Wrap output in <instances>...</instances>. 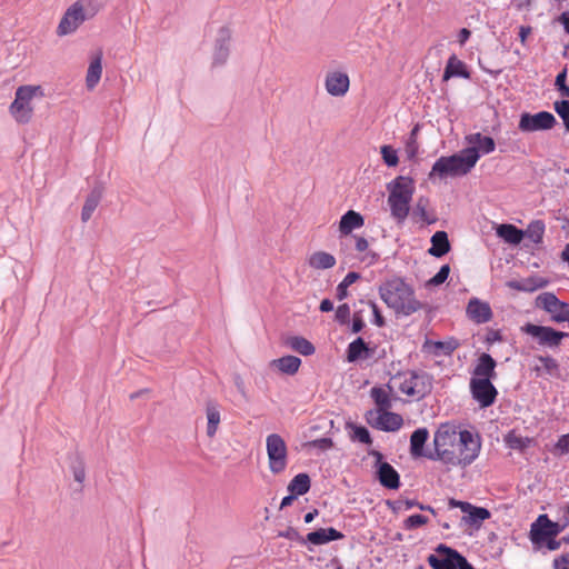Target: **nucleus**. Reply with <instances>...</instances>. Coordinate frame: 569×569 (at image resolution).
<instances>
[{
  "label": "nucleus",
  "mask_w": 569,
  "mask_h": 569,
  "mask_svg": "<svg viewBox=\"0 0 569 569\" xmlns=\"http://www.w3.org/2000/svg\"><path fill=\"white\" fill-rule=\"evenodd\" d=\"M436 457L450 466H469L479 456L481 440L477 433L453 423H442L433 438Z\"/></svg>",
  "instance_id": "f257e3e1"
},
{
  "label": "nucleus",
  "mask_w": 569,
  "mask_h": 569,
  "mask_svg": "<svg viewBox=\"0 0 569 569\" xmlns=\"http://www.w3.org/2000/svg\"><path fill=\"white\" fill-rule=\"evenodd\" d=\"M379 292L383 302L398 313L409 316L421 309V303L415 298L413 289L402 279L395 278L385 282Z\"/></svg>",
  "instance_id": "f03ea898"
},
{
  "label": "nucleus",
  "mask_w": 569,
  "mask_h": 569,
  "mask_svg": "<svg viewBox=\"0 0 569 569\" xmlns=\"http://www.w3.org/2000/svg\"><path fill=\"white\" fill-rule=\"evenodd\" d=\"M387 190L391 217L397 223H403L410 211L415 181L409 177L399 176L387 184Z\"/></svg>",
  "instance_id": "7ed1b4c3"
},
{
  "label": "nucleus",
  "mask_w": 569,
  "mask_h": 569,
  "mask_svg": "<svg viewBox=\"0 0 569 569\" xmlns=\"http://www.w3.org/2000/svg\"><path fill=\"white\" fill-rule=\"evenodd\" d=\"M477 163V154L472 150H461L459 153L440 157L432 166L429 177L463 176Z\"/></svg>",
  "instance_id": "20e7f679"
},
{
  "label": "nucleus",
  "mask_w": 569,
  "mask_h": 569,
  "mask_svg": "<svg viewBox=\"0 0 569 569\" xmlns=\"http://www.w3.org/2000/svg\"><path fill=\"white\" fill-rule=\"evenodd\" d=\"M388 388L391 391L420 399L431 389L428 375L416 371H403L392 376Z\"/></svg>",
  "instance_id": "39448f33"
},
{
  "label": "nucleus",
  "mask_w": 569,
  "mask_h": 569,
  "mask_svg": "<svg viewBox=\"0 0 569 569\" xmlns=\"http://www.w3.org/2000/svg\"><path fill=\"white\" fill-rule=\"evenodd\" d=\"M41 93L39 86H21L16 90L14 100L9 107L12 118L21 124L30 122L33 114L32 100Z\"/></svg>",
  "instance_id": "423d86ee"
},
{
  "label": "nucleus",
  "mask_w": 569,
  "mask_h": 569,
  "mask_svg": "<svg viewBox=\"0 0 569 569\" xmlns=\"http://www.w3.org/2000/svg\"><path fill=\"white\" fill-rule=\"evenodd\" d=\"M91 6V0H78L73 2L62 16L58 27L57 34L60 37L71 34L87 20V9Z\"/></svg>",
  "instance_id": "0eeeda50"
},
{
  "label": "nucleus",
  "mask_w": 569,
  "mask_h": 569,
  "mask_svg": "<svg viewBox=\"0 0 569 569\" xmlns=\"http://www.w3.org/2000/svg\"><path fill=\"white\" fill-rule=\"evenodd\" d=\"M266 449L270 471L274 475L283 472L288 465V449L283 438L278 433L269 435Z\"/></svg>",
  "instance_id": "6e6552de"
},
{
  "label": "nucleus",
  "mask_w": 569,
  "mask_h": 569,
  "mask_svg": "<svg viewBox=\"0 0 569 569\" xmlns=\"http://www.w3.org/2000/svg\"><path fill=\"white\" fill-rule=\"evenodd\" d=\"M568 526V520L563 523L551 521L547 515H540L531 525L530 539L533 543H543L549 538H555Z\"/></svg>",
  "instance_id": "1a4fd4ad"
},
{
  "label": "nucleus",
  "mask_w": 569,
  "mask_h": 569,
  "mask_svg": "<svg viewBox=\"0 0 569 569\" xmlns=\"http://www.w3.org/2000/svg\"><path fill=\"white\" fill-rule=\"evenodd\" d=\"M521 331L533 339L542 347L557 348L561 340L567 337L566 332L557 331L551 327L526 323Z\"/></svg>",
  "instance_id": "9d476101"
},
{
  "label": "nucleus",
  "mask_w": 569,
  "mask_h": 569,
  "mask_svg": "<svg viewBox=\"0 0 569 569\" xmlns=\"http://www.w3.org/2000/svg\"><path fill=\"white\" fill-rule=\"evenodd\" d=\"M537 306L548 312L555 322H569V303L560 301L552 292L539 295Z\"/></svg>",
  "instance_id": "9b49d317"
},
{
  "label": "nucleus",
  "mask_w": 569,
  "mask_h": 569,
  "mask_svg": "<svg viewBox=\"0 0 569 569\" xmlns=\"http://www.w3.org/2000/svg\"><path fill=\"white\" fill-rule=\"evenodd\" d=\"M555 123V116L548 111H540L535 114L522 113L519 121V129L523 132L549 130Z\"/></svg>",
  "instance_id": "f8f14e48"
},
{
  "label": "nucleus",
  "mask_w": 569,
  "mask_h": 569,
  "mask_svg": "<svg viewBox=\"0 0 569 569\" xmlns=\"http://www.w3.org/2000/svg\"><path fill=\"white\" fill-rule=\"evenodd\" d=\"M470 391L472 398L481 408L491 406L497 398L498 391L489 379H471Z\"/></svg>",
  "instance_id": "ddd939ff"
},
{
  "label": "nucleus",
  "mask_w": 569,
  "mask_h": 569,
  "mask_svg": "<svg viewBox=\"0 0 569 569\" xmlns=\"http://www.w3.org/2000/svg\"><path fill=\"white\" fill-rule=\"evenodd\" d=\"M449 506L452 508H460L461 511L465 513L463 521L471 526H479L485 520L490 518V512L488 509L482 507H476L469 502L450 499Z\"/></svg>",
  "instance_id": "4468645a"
},
{
  "label": "nucleus",
  "mask_w": 569,
  "mask_h": 569,
  "mask_svg": "<svg viewBox=\"0 0 569 569\" xmlns=\"http://www.w3.org/2000/svg\"><path fill=\"white\" fill-rule=\"evenodd\" d=\"M325 87L332 97H343L350 87L349 76L342 71H330L326 76Z\"/></svg>",
  "instance_id": "2eb2a0df"
},
{
  "label": "nucleus",
  "mask_w": 569,
  "mask_h": 569,
  "mask_svg": "<svg viewBox=\"0 0 569 569\" xmlns=\"http://www.w3.org/2000/svg\"><path fill=\"white\" fill-rule=\"evenodd\" d=\"M456 550L443 545L438 546L436 553L428 557V562L433 569H456V557H459Z\"/></svg>",
  "instance_id": "dca6fc26"
},
{
  "label": "nucleus",
  "mask_w": 569,
  "mask_h": 569,
  "mask_svg": "<svg viewBox=\"0 0 569 569\" xmlns=\"http://www.w3.org/2000/svg\"><path fill=\"white\" fill-rule=\"evenodd\" d=\"M466 142L469 144L465 150H472L477 154V161L481 156L489 154L495 151L496 142L491 137L483 136L480 132L466 136Z\"/></svg>",
  "instance_id": "f3484780"
},
{
  "label": "nucleus",
  "mask_w": 569,
  "mask_h": 569,
  "mask_svg": "<svg viewBox=\"0 0 569 569\" xmlns=\"http://www.w3.org/2000/svg\"><path fill=\"white\" fill-rule=\"evenodd\" d=\"M467 316L476 323L489 322L492 318V310L488 302L481 301L478 298L469 300L467 306Z\"/></svg>",
  "instance_id": "a211bd4d"
},
{
  "label": "nucleus",
  "mask_w": 569,
  "mask_h": 569,
  "mask_svg": "<svg viewBox=\"0 0 569 569\" xmlns=\"http://www.w3.org/2000/svg\"><path fill=\"white\" fill-rule=\"evenodd\" d=\"M231 32L228 28L222 27L219 29L213 51V62L216 64H223L230 52Z\"/></svg>",
  "instance_id": "6ab92c4d"
},
{
  "label": "nucleus",
  "mask_w": 569,
  "mask_h": 569,
  "mask_svg": "<svg viewBox=\"0 0 569 569\" xmlns=\"http://www.w3.org/2000/svg\"><path fill=\"white\" fill-rule=\"evenodd\" d=\"M376 426L383 431H397L401 428L403 420L398 413L388 410L377 411Z\"/></svg>",
  "instance_id": "aec40b11"
},
{
  "label": "nucleus",
  "mask_w": 569,
  "mask_h": 569,
  "mask_svg": "<svg viewBox=\"0 0 569 569\" xmlns=\"http://www.w3.org/2000/svg\"><path fill=\"white\" fill-rule=\"evenodd\" d=\"M380 483L389 489H398L400 477L397 470L388 462H380L377 470Z\"/></svg>",
  "instance_id": "412c9836"
},
{
  "label": "nucleus",
  "mask_w": 569,
  "mask_h": 569,
  "mask_svg": "<svg viewBox=\"0 0 569 569\" xmlns=\"http://www.w3.org/2000/svg\"><path fill=\"white\" fill-rule=\"evenodd\" d=\"M102 74V53L99 51L97 52L90 60L87 76H86V87L88 90H93Z\"/></svg>",
  "instance_id": "4be33fe9"
},
{
  "label": "nucleus",
  "mask_w": 569,
  "mask_h": 569,
  "mask_svg": "<svg viewBox=\"0 0 569 569\" xmlns=\"http://www.w3.org/2000/svg\"><path fill=\"white\" fill-rule=\"evenodd\" d=\"M548 281L538 276H531L520 280H510L507 286L511 289L525 292H533L546 287Z\"/></svg>",
  "instance_id": "5701e85b"
},
{
  "label": "nucleus",
  "mask_w": 569,
  "mask_h": 569,
  "mask_svg": "<svg viewBox=\"0 0 569 569\" xmlns=\"http://www.w3.org/2000/svg\"><path fill=\"white\" fill-rule=\"evenodd\" d=\"M496 361L488 353H482L477 362L473 370V377L471 379H491L496 376L495 372Z\"/></svg>",
  "instance_id": "b1692460"
},
{
  "label": "nucleus",
  "mask_w": 569,
  "mask_h": 569,
  "mask_svg": "<svg viewBox=\"0 0 569 569\" xmlns=\"http://www.w3.org/2000/svg\"><path fill=\"white\" fill-rule=\"evenodd\" d=\"M341 538H343V535L335 528H321L307 535V541L315 546L325 545Z\"/></svg>",
  "instance_id": "393cba45"
},
{
  "label": "nucleus",
  "mask_w": 569,
  "mask_h": 569,
  "mask_svg": "<svg viewBox=\"0 0 569 569\" xmlns=\"http://www.w3.org/2000/svg\"><path fill=\"white\" fill-rule=\"evenodd\" d=\"M372 355V350L368 347L362 338H357L349 343L347 348V360L356 362L358 360L367 359Z\"/></svg>",
  "instance_id": "a878e982"
},
{
  "label": "nucleus",
  "mask_w": 569,
  "mask_h": 569,
  "mask_svg": "<svg viewBox=\"0 0 569 569\" xmlns=\"http://www.w3.org/2000/svg\"><path fill=\"white\" fill-rule=\"evenodd\" d=\"M363 217L353 210L347 211L340 219L339 231L341 234H349L363 226Z\"/></svg>",
  "instance_id": "bb28decb"
},
{
  "label": "nucleus",
  "mask_w": 569,
  "mask_h": 569,
  "mask_svg": "<svg viewBox=\"0 0 569 569\" xmlns=\"http://www.w3.org/2000/svg\"><path fill=\"white\" fill-rule=\"evenodd\" d=\"M450 250V243L446 231H437L431 237V247L428 249V253L440 258L448 253Z\"/></svg>",
  "instance_id": "cd10ccee"
},
{
  "label": "nucleus",
  "mask_w": 569,
  "mask_h": 569,
  "mask_svg": "<svg viewBox=\"0 0 569 569\" xmlns=\"http://www.w3.org/2000/svg\"><path fill=\"white\" fill-rule=\"evenodd\" d=\"M270 366L277 368L282 373L295 375L301 366V360L295 356H284L272 360Z\"/></svg>",
  "instance_id": "c85d7f7f"
},
{
  "label": "nucleus",
  "mask_w": 569,
  "mask_h": 569,
  "mask_svg": "<svg viewBox=\"0 0 569 569\" xmlns=\"http://www.w3.org/2000/svg\"><path fill=\"white\" fill-rule=\"evenodd\" d=\"M497 236L510 244H519L523 239V232L513 224H499L496 229Z\"/></svg>",
  "instance_id": "c756f323"
},
{
  "label": "nucleus",
  "mask_w": 569,
  "mask_h": 569,
  "mask_svg": "<svg viewBox=\"0 0 569 569\" xmlns=\"http://www.w3.org/2000/svg\"><path fill=\"white\" fill-rule=\"evenodd\" d=\"M452 77L469 78L465 63L455 54L449 57L443 72V80L447 81Z\"/></svg>",
  "instance_id": "7c9ffc66"
},
{
  "label": "nucleus",
  "mask_w": 569,
  "mask_h": 569,
  "mask_svg": "<svg viewBox=\"0 0 569 569\" xmlns=\"http://www.w3.org/2000/svg\"><path fill=\"white\" fill-rule=\"evenodd\" d=\"M308 263L313 269L325 270L336 264V258L326 251H316L310 254Z\"/></svg>",
  "instance_id": "2f4dec72"
},
{
  "label": "nucleus",
  "mask_w": 569,
  "mask_h": 569,
  "mask_svg": "<svg viewBox=\"0 0 569 569\" xmlns=\"http://www.w3.org/2000/svg\"><path fill=\"white\" fill-rule=\"evenodd\" d=\"M102 197V191L99 188L93 189L87 197L81 211V220L87 222L94 210L97 209Z\"/></svg>",
  "instance_id": "473e14b6"
},
{
  "label": "nucleus",
  "mask_w": 569,
  "mask_h": 569,
  "mask_svg": "<svg viewBox=\"0 0 569 569\" xmlns=\"http://www.w3.org/2000/svg\"><path fill=\"white\" fill-rule=\"evenodd\" d=\"M429 437L426 428L415 430L410 437V452L413 457H420L423 452V446Z\"/></svg>",
  "instance_id": "72a5a7b5"
},
{
  "label": "nucleus",
  "mask_w": 569,
  "mask_h": 569,
  "mask_svg": "<svg viewBox=\"0 0 569 569\" xmlns=\"http://www.w3.org/2000/svg\"><path fill=\"white\" fill-rule=\"evenodd\" d=\"M287 347L299 352L302 356H311L315 353L313 345L303 337L293 336L286 340Z\"/></svg>",
  "instance_id": "f704fd0d"
},
{
  "label": "nucleus",
  "mask_w": 569,
  "mask_h": 569,
  "mask_svg": "<svg viewBox=\"0 0 569 569\" xmlns=\"http://www.w3.org/2000/svg\"><path fill=\"white\" fill-rule=\"evenodd\" d=\"M206 413L208 419L207 435L212 438L214 437L220 423V411L216 403L210 402L207 405Z\"/></svg>",
  "instance_id": "c9c22d12"
},
{
  "label": "nucleus",
  "mask_w": 569,
  "mask_h": 569,
  "mask_svg": "<svg viewBox=\"0 0 569 569\" xmlns=\"http://www.w3.org/2000/svg\"><path fill=\"white\" fill-rule=\"evenodd\" d=\"M310 489V478L307 473H299L290 481L288 490L296 496H302Z\"/></svg>",
  "instance_id": "e433bc0d"
},
{
  "label": "nucleus",
  "mask_w": 569,
  "mask_h": 569,
  "mask_svg": "<svg viewBox=\"0 0 569 569\" xmlns=\"http://www.w3.org/2000/svg\"><path fill=\"white\" fill-rule=\"evenodd\" d=\"M371 397L378 407L377 411L388 410L392 407V400L390 398V395H389L388 390H386L383 388H377V387L372 388Z\"/></svg>",
  "instance_id": "4c0bfd02"
},
{
  "label": "nucleus",
  "mask_w": 569,
  "mask_h": 569,
  "mask_svg": "<svg viewBox=\"0 0 569 569\" xmlns=\"http://www.w3.org/2000/svg\"><path fill=\"white\" fill-rule=\"evenodd\" d=\"M426 347L437 356L450 355L453 350L457 349L458 342L456 340L431 341L427 342Z\"/></svg>",
  "instance_id": "58836bf2"
},
{
  "label": "nucleus",
  "mask_w": 569,
  "mask_h": 569,
  "mask_svg": "<svg viewBox=\"0 0 569 569\" xmlns=\"http://www.w3.org/2000/svg\"><path fill=\"white\" fill-rule=\"evenodd\" d=\"M360 278V274L358 272H349L343 278V280L337 286L336 288V296L338 300H343L348 297V288L353 284L358 279Z\"/></svg>",
  "instance_id": "ea45409f"
},
{
  "label": "nucleus",
  "mask_w": 569,
  "mask_h": 569,
  "mask_svg": "<svg viewBox=\"0 0 569 569\" xmlns=\"http://www.w3.org/2000/svg\"><path fill=\"white\" fill-rule=\"evenodd\" d=\"M70 469L73 479L81 485L86 479V468L82 458L78 455L72 457L70 461Z\"/></svg>",
  "instance_id": "a19ab883"
},
{
  "label": "nucleus",
  "mask_w": 569,
  "mask_h": 569,
  "mask_svg": "<svg viewBox=\"0 0 569 569\" xmlns=\"http://www.w3.org/2000/svg\"><path fill=\"white\" fill-rule=\"evenodd\" d=\"M428 207V200L425 198H419L416 207H415V214L420 218L423 222L431 224L436 222V218L430 214L427 210Z\"/></svg>",
  "instance_id": "79ce46f5"
},
{
  "label": "nucleus",
  "mask_w": 569,
  "mask_h": 569,
  "mask_svg": "<svg viewBox=\"0 0 569 569\" xmlns=\"http://www.w3.org/2000/svg\"><path fill=\"white\" fill-rule=\"evenodd\" d=\"M506 445L511 449L522 450L528 447L530 439L521 437L515 432H510L505 438Z\"/></svg>",
  "instance_id": "37998d69"
},
{
  "label": "nucleus",
  "mask_w": 569,
  "mask_h": 569,
  "mask_svg": "<svg viewBox=\"0 0 569 569\" xmlns=\"http://www.w3.org/2000/svg\"><path fill=\"white\" fill-rule=\"evenodd\" d=\"M543 233L545 223L540 220L531 222L527 229V236L536 243H539L542 240Z\"/></svg>",
  "instance_id": "c03bdc74"
},
{
  "label": "nucleus",
  "mask_w": 569,
  "mask_h": 569,
  "mask_svg": "<svg viewBox=\"0 0 569 569\" xmlns=\"http://www.w3.org/2000/svg\"><path fill=\"white\" fill-rule=\"evenodd\" d=\"M537 360L541 365V368L546 371V373L550 376H557L559 371V365L556 359L548 356H539Z\"/></svg>",
  "instance_id": "a18cd8bd"
},
{
  "label": "nucleus",
  "mask_w": 569,
  "mask_h": 569,
  "mask_svg": "<svg viewBox=\"0 0 569 569\" xmlns=\"http://www.w3.org/2000/svg\"><path fill=\"white\" fill-rule=\"evenodd\" d=\"M418 130H419V128H418V126H416L411 130V132L407 139V142H406V153L409 159H413L418 153V149H419L418 141H417Z\"/></svg>",
  "instance_id": "49530a36"
},
{
  "label": "nucleus",
  "mask_w": 569,
  "mask_h": 569,
  "mask_svg": "<svg viewBox=\"0 0 569 569\" xmlns=\"http://www.w3.org/2000/svg\"><path fill=\"white\" fill-rule=\"evenodd\" d=\"M381 157L383 159V162L388 167H396L399 163V158L397 154V151L388 144H385L380 148Z\"/></svg>",
  "instance_id": "de8ad7c7"
},
{
  "label": "nucleus",
  "mask_w": 569,
  "mask_h": 569,
  "mask_svg": "<svg viewBox=\"0 0 569 569\" xmlns=\"http://www.w3.org/2000/svg\"><path fill=\"white\" fill-rule=\"evenodd\" d=\"M449 272H450L449 264H443L440 268V270L431 279L428 280L427 286L436 287V286L443 283L447 280Z\"/></svg>",
  "instance_id": "09e8293b"
},
{
  "label": "nucleus",
  "mask_w": 569,
  "mask_h": 569,
  "mask_svg": "<svg viewBox=\"0 0 569 569\" xmlns=\"http://www.w3.org/2000/svg\"><path fill=\"white\" fill-rule=\"evenodd\" d=\"M428 518L422 515H411L405 520V528L410 530L428 523Z\"/></svg>",
  "instance_id": "8fccbe9b"
},
{
  "label": "nucleus",
  "mask_w": 569,
  "mask_h": 569,
  "mask_svg": "<svg viewBox=\"0 0 569 569\" xmlns=\"http://www.w3.org/2000/svg\"><path fill=\"white\" fill-rule=\"evenodd\" d=\"M350 318V307L347 303L340 305L336 310V319L341 325L348 323Z\"/></svg>",
  "instance_id": "3c124183"
},
{
  "label": "nucleus",
  "mask_w": 569,
  "mask_h": 569,
  "mask_svg": "<svg viewBox=\"0 0 569 569\" xmlns=\"http://www.w3.org/2000/svg\"><path fill=\"white\" fill-rule=\"evenodd\" d=\"M556 450L559 455H567L569 453V433L562 435L557 443H556Z\"/></svg>",
  "instance_id": "603ef678"
},
{
  "label": "nucleus",
  "mask_w": 569,
  "mask_h": 569,
  "mask_svg": "<svg viewBox=\"0 0 569 569\" xmlns=\"http://www.w3.org/2000/svg\"><path fill=\"white\" fill-rule=\"evenodd\" d=\"M555 110L559 114L560 118L569 116V101L560 100L555 102Z\"/></svg>",
  "instance_id": "864d4df0"
},
{
  "label": "nucleus",
  "mask_w": 569,
  "mask_h": 569,
  "mask_svg": "<svg viewBox=\"0 0 569 569\" xmlns=\"http://www.w3.org/2000/svg\"><path fill=\"white\" fill-rule=\"evenodd\" d=\"M355 438L362 443L371 442L370 433L365 427H358L355 429Z\"/></svg>",
  "instance_id": "5fc2aeb1"
},
{
  "label": "nucleus",
  "mask_w": 569,
  "mask_h": 569,
  "mask_svg": "<svg viewBox=\"0 0 569 569\" xmlns=\"http://www.w3.org/2000/svg\"><path fill=\"white\" fill-rule=\"evenodd\" d=\"M368 305L372 309V313H373V317H375V319H373L375 325L378 326V327H382L385 325V320H383V318H382V316H381V313L379 311L378 306L375 302H372V301H369Z\"/></svg>",
  "instance_id": "6e6d98bb"
},
{
  "label": "nucleus",
  "mask_w": 569,
  "mask_h": 569,
  "mask_svg": "<svg viewBox=\"0 0 569 569\" xmlns=\"http://www.w3.org/2000/svg\"><path fill=\"white\" fill-rule=\"evenodd\" d=\"M365 328V321L359 312L353 315L351 330L353 333L360 332Z\"/></svg>",
  "instance_id": "4d7b16f0"
},
{
  "label": "nucleus",
  "mask_w": 569,
  "mask_h": 569,
  "mask_svg": "<svg viewBox=\"0 0 569 569\" xmlns=\"http://www.w3.org/2000/svg\"><path fill=\"white\" fill-rule=\"evenodd\" d=\"M555 569H569V556H560L553 560Z\"/></svg>",
  "instance_id": "13d9d810"
},
{
  "label": "nucleus",
  "mask_w": 569,
  "mask_h": 569,
  "mask_svg": "<svg viewBox=\"0 0 569 569\" xmlns=\"http://www.w3.org/2000/svg\"><path fill=\"white\" fill-rule=\"evenodd\" d=\"M456 569H473V567L461 555L455 558Z\"/></svg>",
  "instance_id": "bf43d9fd"
},
{
  "label": "nucleus",
  "mask_w": 569,
  "mask_h": 569,
  "mask_svg": "<svg viewBox=\"0 0 569 569\" xmlns=\"http://www.w3.org/2000/svg\"><path fill=\"white\" fill-rule=\"evenodd\" d=\"M368 247H369V243H368L367 239H365L362 237H358L356 239V249H357V251L363 252V251H366L368 249Z\"/></svg>",
  "instance_id": "052dcab7"
},
{
  "label": "nucleus",
  "mask_w": 569,
  "mask_h": 569,
  "mask_svg": "<svg viewBox=\"0 0 569 569\" xmlns=\"http://www.w3.org/2000/svg\"><path fill=\"white\" fill-rule=\"evenodd\" d=\"M470 30L469 29H466V28H462L460 31H459V34H458V40H459V43L461 46H463L467 40L470 38Z\"/></svg>",
  "instance_id": "680f3d73"
},
{
  "label": "nucleus",
  "mask_w": 569,
  "mask_h": 569,
  "mask_svg": "<svg viewBox=\"0 0 569 569\" xmlns=\"http://www.w3.org/2000/svg\"><path fill=\"white\" fill-rule=\"evenodd\" d=\"M531 33V28L530 27H526V26H521L519 28V38H520V41L522 44H525L526 40H527V37Z\"/></svg>",
  "instance_id": "e2e57ef3"
},
{
  "label": "nucleus",
  "mask_w": 569,
  "mask_h": 569,
  "mask_svg": "<svg viewBox=\"0 0 569 569\" xmlns=\"http://www.w3.org/2000/svg\"><path fill=\"white\" fill-rule=\"evenodd\" d=\"M566 78H567V71L563 70L561 71L557 77H556V82L555 84L557 86L558 89L562 88L563 86H566Z\"/></svg>",
  "instance_id": "0e129e2a"
},
{
  "label": "nucleus",
  "mask_w": 569,
  "mask_h": 569,
  "mask_svg": "<svg viewBox=\"0 0 569 569\" xmlns=\"http://www.w3.org/2000/svg\"><path fill=\"white\" fill-rule=\"evenodd\" d=\"M319 308L322 312H329L333 310V303L329 299H323Z\"/></svg>",
  "instance_id": "69168bd1"
},
{
  "label": "nucleus",
  "mask_w": 569,
  "mask_h": 569,
  "mask_svg": "<svg viewBox=\"0 0 569 569\" xmlns=\"http://www.w3.org/2000/svg\"><path fill=\"white\" fill-rule=\"evenodd\" d=\"M559 21L562 23L565 31L569 33V12H563L559 17Z\"/></svg>",
  "instance_id": "338daca9"
},
{
  "label": "nucleus",
  "mask_w": 569,
  "mask_h": 569,
  "mask_svg": "<svg viewBox=\"0 0 569 569\" xmlns=\"http://www.w3.org/2000/svg\"><path fill=\"white\" fill-rule=\"evenodd\" d=\"M549 550H557L560 548V541L555 540L553 538H549L545 541Z\"/></svg>",
  "instance_id": "774afa93"
}]
</instances>
